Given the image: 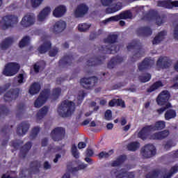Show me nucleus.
<instances>
[{
  "instance_id": "f257e3e1",
  "label": "nucleus",
  "mask_w": 178,
  "mask_h": 178,
  "mask_svg": "<svg viewBox=\"0 0 178 178\" xmlns=\"http://www.w3.org/2000/svg\"><path fill=\"white\" fill-rule=\"evenodd\" d=\"M76 104L73 102L69 100L63 101L58 108V113L62 118H69L74 113Z\"/></svg>"
},
{
  "instance_id": "f03ea898",
  "label": "nucleus",
  "mask_w": 178,
  "mask_h": 178,
  "mask_svg": "<svg viewBox=\"0 0 178 178\" xmlns=\"http://www.w3.org/2000/svg\"><path fill=\"white\" fill-rule=\"evenodd\" d=\"M165 126L166 124L165 121H158L156 122L155 125L145 126L140 132H138V137L142 140H145L149 132L156 131V130H162L165 129Z\"/></svg>"
},
{
  "instance_id": "7ed1b4c3",
  "label": "nucleus",
  "mask_w": 178,
  "mask_h": 178,
  "mask_svg": "<svg viewBox=\"0 0 178 178\" xmlns=\"http://www.w3.org/2000/svg\"><path fill=\"white\" fill-rule=\"evenodd\" d=\"M19 23V18L16 15H10L2 17L0 21V28L2 30H8L10 27H15Z\"/></svg>"
},
{
  "instance_id": "20e7f679",
  "label": "nucleus",
  "mask_w": 178,
  "mask_h": 178,
  "mask_svg": "<svg viewBox=\"0 0 178 178\" xmlns=\"http://www.w3.org/2000/svg\"><path fill=\"white\" fill-rule=\"evenodd\" d=\"M126 19H133V13L130 10H126L121 13L120 15H115L107 18L103 23L104 24H108V23H111V22H118V20Z\"/></svg>"
},
{
  "instance_id": "39448f33",
  "label": "nucleus",
  "mask_w": 178,
  "mask_h": 178,
  "mask_svg": "<svg viewBox=\"0 0 178 178\" xmlns=\"http://www.w3.org/2000/svg\"><path fill=\"white\" fill-rule=\"evenodd\" d=\"M20 70V65L17 63H8L6 65L3 71L4 76H12L17 74V72Z\"/></svg>"
},
{
  "instance_id": "423d86ee",
  "label": "nucleus",
  "mask_w": 178,
  "mask_h": 178,
  "mask_svg": "<svg viewBox=\"0 0 178 178\" xmlns=\"http://www.w3.org/2000/svg\"><path fill=\"white\" fill-rule=\"evenodd\" d=\"M48 98H49V90L46 89L40 93V96L35 101V108H41V106L47 102Z\"/></svg>"
},
{
  "instance_id": "0eeeda50",
  "label": "nucleus",
  "mask_w": 178,
  "mask_h": 178,
  "mask_svg": "<svg viewBox=\"0 0 178 178\" xmlns=\"http://www.w3.org/2000/svg\"><path fill=\"white\" fill-rule=\"evenodd\" d=\"M65 129L57 127L51 131L50 136L54 141H60L65 138Z\"/></svg>"
},
{
  "instance_id": "6e6552de",
  "label": "nucleus",
  "mask_w": 178,
  "mask_h": 178,
  "mask_svg": "<svg viewBox=\"0 0 178 178\" xmlns=\"http://www.w3.org/2000/svg\"><path fill=\"white\" fill-rule=\"evenodd\" d=\"M87 13H88V6L84 3L78 5L74 10V16L76 18L84 17Z\"/></svg>"
},
{
  "instance_id": "1a4fd4ad",
  "label": "nucleus",
  "mask_w": 178,
  "mask_h": 178,
  "mask_svg": "<svg viewBox=\"0 0 178 178\" xmlns=\"http://www.w3.org/2000/svg\"><path fill=\"white\" fill-rule=\"evenodd\" d=\"M112 177L116 178H134V172H127L126 170H121L118 171V170H113L111 172Z\"/></svg>"
},
{
  "instance_id": "9d476101",
  "label": "nucleus",
  "mask_w": 178,
  "mask_h": 178,
  "mask_svg": "<svg viewBox=\"0 0 178 178\" xmlns=\"http://www.w3.org/2000/svg\"><path fill=\"white\" fill-rule=\"evenodd\" d=\"M66 22L65 21H58L56 22L54 26L50 29V31L54 34H60L63 31H65L66 29Z\"/></svg>"
},
{
  "instance_id": "9b49d317",
  "label": "nucleus",
  "mask_w": 178,
  "mask_h": 178,
  "mask_svg": "<svg viewBox=\"0 0 178 178\" xmlns=\"http://www.w3.org/2000/svg\"><path fill=\"white\" fill-rule=\"evenodd\" d=\"M97 81H98V79L95 76H92L90 78H83L81 79V84L83 88L90 90V88H92V87L95 86Z\"/></svg>"
},
{
  "instance_id": "f8f14e48",
  "label": "nucleus",
  "mask_w": 178,
  "mask_h": 178,
  "mask_svg": "<svg viewBox=\"0 0 178 178\" xmlns=\"http://www.w3.org/2000/svg\"><path fill=\"white\" fill-rule=\"evenodd\" d=\"M141 155L144 158H151L155 155V146L153 145H146L142 148Z\"/></svg>"
},
{
  "instance_id": "ddd939ff",
  "label": "nucleus",
  "mask_w": 178,
  "mask_h": 178,
  "mask_svg": "<svg viewBox=\"0 0 178 178\" xmlns=\"http://www.w3.org/2000/svg\"><path fill=\"white\" fill-rule=\"evenodd\" d=\"M35 23V17L33 14H26L22 19L20 24L22 27H30Z\"/></svg>"
},
{
  "instance_id": "4468645a",
  "label": "nucleus",
  "mask_w": 178,
  "mask_h": 178,
  "mask_svg": "<svg viewBox=\"0 0 178 178\" xmlns=\"http://www.w3.org/2000/svg\"><path fill=\"white\" fill-rule=\"evenodd\" d=\"M170 98V94L168 90H164L161 92L156 99V102L158 105H165Z\"/></svg>"
},
{
  "instance_id": "2eb2a0df",
  "label": "nucleus",
  "mask_w": 178,
  "mask_h": 178,
  "mask_svg": "<svg viewBox=\"0 0 178 178\" xmlns=\"http://www.w3.org/2000/svg\"><path fill=\"white\" fill-rule=\"evenodd\" d=\"M172 66V60L168 57H161L157 60V67L159 69H167Z\"/></svg>"
},
{
  "instance_id": "dca6fc26",
  "label": "nucleus",
  "mask_w": 178,
  "mask_h": 178,
  "mask_svg": "<svg viewBox=\"0 0 178 178\" xmlns=\"http://www.w3.org/2000/svg\"><path fill=\"white\" fill-rule=\"evenodd\" d=\"M158 6L161 8H166L167 9H172V8L178 7V1H161L158 2Z\"/></svg>"
},
{
  "instance_id": "f3484780",
  "label": "nucleus",
  "mask_w": 178,
  "mask_h": 178,
  "mask_svg": "<svg viewBox=\"0 0 178 178\" xmlns=\"http://www.w3.org/2000/svg\"><path fill=\"white\" fill-rule=\"evenodd\" d=\"M30 129V124L28 122H22L17 129L18 136H24Z\"/></svg>"
},
{
  "instance_id": "a211bd4d",
  "label": "nucleus",
  "mask_w": 178,
  "mask_h": 178,
  "mask_svg": "<svg viewBox=\"0 0 178 178\" xmlns=\"http://www.w3.org/2000/svg\"><path fill=\"white\" fill-rule=\"evenodd\" d=\"M51 13V8L46 7L38 15V21L44 22L47 17Z\"/></svg>"
},
{
  "instance_id": "6ab92c4d",
  "label": "nucleus",
  "mask_w": 178,
  "mask_h": 178,
  "mask_svg": "<svg viewBox=\"0 0 178 178\" xmlns=\"http://www.w3.org/2000/svg\"><path fill=\"white\" fill-rule=\"evenodd\" d=\"M66 13V7L65 6H59L53 11V15L55 17H62Z\"/></svg>"
},
{
  "instance_id": "aec40b11",
  "label": "nucleus",
  "mask_w": 178,
  "mask_h": 178,
  "mask_svg": "<svg viewBox=\"0 0 178 178\" xmlns=\"http://www.w3.org/2000/svg\"><path fill=\"white\" fill-rule=\"evenodd\" d=\"M18 95L19 90L17 89L12 90L5 95L4 99L5 101H12L13 99H16Z\"/></svg>"
},
{
  "instance_id": "412c9836",
  "label": "nucleus",
  "mask_w": 178,
  "mask_h": 178,
  "mask_svg": "<svg viewBox=\"0 0 178 178\" xmlns=\"http://www.w3.org/2000/svg\"><path fill=\"white\" fill-rule=\"evenodd\" d=\"M154 65V61L152 60L145 58L140 64L138 65L139 70H144L145 69H149Z\"/></svg>"
},
{
  "instance_id": "4be33fe9",
  "label": "nucleus",
  "mask_w": 178,
  "mask_h": 178,
  "mask_svg": "<svg viewBox=\"0 0 178 178\" xmlns=\"http://www.w3.org/2000/svg\"><path fill=\"white\" fill-rule=\"evenodd\" d=\"M166 37V31H163L160 33L154 38L152 41L153 45H158L159 42L163 41Z\"/></svg>"
},
{
  "instance_id": "5701e85b",
  "label": "nucleus",
  "mask_w": 178,
  "mask_h": 178,
  "mask_svg": "<svg viewBox=\"0 0 178 178\" xmlns=\"http://www.w3.org/2000/svg\"><path fill=\"white\" fill-rule=\"evenodd\" d=\"M123 5L122 3L118 2L117 3L113 4L111 7L106 9V13H115V12H118V10H120L122 9Z\"/></svg>"
},
{
  "instance_id": "b1692460",
  "label": "nucleus",
  "mask_w": 178,
  "mask_h": 178,
  "mask_svg": "<svg viewBox=\"0 0 178 178\" xmlns=\"http://www.w3.org/2000/svg\"><path fill=\"white\" fill-rule=\"evenodd\" d=\"M41 90V86L38 83H34L31 85L29 89V94L31 95H35V94H38L40 90Z\"/></svg>"
},
{
  "instance_id": "393cba45",
  "label": "nucleus",
  "mask_w": 178,
  "mask_h": 178,
  "mask_svg": "<svg viewBox=\"0 0 178 178\" xmlns=\"http://www.w3.org/2000/svg\"><path fill=\"white\" fill-rule=\"evenodd\" d=\"M13 43V39L11 38H6L1 44V48L3 50L8 49Z\"/></svg>"
},
{
  "instance_id": "a878e982",
  "label": "nucleus",
  "mask_w": 178,
  "mask_h": 178,
  "mask_svg": "<svg viewBox=\"0 0 178 178\" xmlns=\"http://www.w3.org/2000/svg\"><path fill=\"white\" fill-rule=\"evenodd\" d=\"M164 116L165 120H170V119H175V118H176L177 116L176 111L173 109H169L165 112Z\"/></svg>"
},
{
  "instance_id": "bb28decb",
  "label": "nucleus",
  "mask_w": 178,
  "mask_h": 178,
  "mask_svg": "<svg viewBox=\"0 0 178 178\" xmlns=\"http://www.w3.org/2000/svg\"><path fill=\"white\" fill-rule=\"evenodd\" d=\"M47 113H48V107L44 106L37 113L38 120H41L44 116H47Z\"/></svg>"
},
{
  "instance_id": "cd10ccee",
  "label": "nucleus",
  "mask_w": 178,
  "mask_h": 178,
  "mask_svg": "<svg viewBox=\"0 0 178 178\" xmlns=\"http://www.w3.org/2000/svg\"><path fill=\"white\" fill-rule=\"evenodd\" d=\"M49 48H51V42L47 41L38 48V51L40 54H45Z\"/></svg>"
},
{
  "instance_id": "c85d7f7f",
  "label": "nucleus",
  "mask_w": 178,
  "mask_h": 178,
  "mask_svg": "<svg viewBox=\"0 0 178 178\" xmlns=\"http://www.w3.org/2000/svg\"><path fill=\"white\" fill-rule=\"evenodd\" d=\"M139 35H151L152 31L148 27L140 28L138 30Z\"/></svg>"
},
{
  "instance_id": "c756f323",
  "label": "nucleus",
  "mask_w": 178,
  "mask_h": 178,
  "mask_svg": "<svg viewBox=\"0 0 178 178\" xmlns=\"http://www.w3.org/2000/svg\"><path fill=\"white\" fill-rule=\"evenodd\" d=\"M161 87H163V83L161 81H157L147 89V92H152Z\"/></svg>"
},
{
  "instance_id": "7c9ffc66",
  "label": "nucleus",
  "mask_w": 178,
  "mask_h": 178,
  "mask_svg": "<svg viewBox=\"0 0 178 178\" xmlns=\"http://www.w3.org/2000/svg\"><path fill=\"white\" fill-rule=\"evenodd\" d=\"M129 151H137L140 148V143L132 142L127 145Z\"/></svg>"
},
{
  "instance_id": "2f4dec72",
  "label": "nucleus",
  "mask_w": 178,
  "mask_h": 178,
  "mask_svg": "<svg viewBox=\"0 0 178 178\" xmlns=\"http://www.w3.org/2000/svg\"><path fill=\"white\" fill-rule=\"evenodd\" d=\"M30 44V37L25 36L23 39L19 42L20 48H24L26 45H29Z\"/></svg>"
},
{
  "instance_id": "473e14b6",
  "label": "nucleus",
  "mask_w": 178,
  "mask_h": 178,
  "mask_svg": "<svg viewBox=\"0 0 178 178\" xmlns=\"http://www.w3.org/2000/svg\"><path fill=\"white\" fill-rule=\"evenodd\" d=\"M116 40H118V35L113 34L110 35L104 41L108 44H113V42H116Z\"/></svg>"
},
{
  "instance_id": "72a5a7b5",
  "label": "nucleus",
  "mask_w": 178,
  "mask_h": 178,
  "mask_svg": "<svg viewBox=\"0 0 178 178\" xmlns=\"http://www.w3.org/2000/svg\"><path fill=\"white\" fill-rule=\"evenodd\" d=\"M90 27H91L90 24H81L78 26V30L81 32H84V31H87V30H88V29H90Z\"/></svg>"
},
{
  "instance_id": "f704fd0d",
  "label": "nucleus",
  "mask_w": 178,
  "mask_h": 178,
  "mask_svg": "<svg viewBox=\"0 0 178 178\" xmlns=\"http://www.w3.org/2000/svg\"><path fill=\"white\" fill-rule=\"evenodd\" d=\"M30 148H31V143L29 142L21 149L20 156H23V158H24V155L22 154V153L26 154V152H27Z\"/></svg>"
},
{
  "instance_id": "c9c22d12",
  "label": "nucleus",
  "mask_w": 178,
  "mask_h": 178,
  "mask_svg": "<svg viewBox=\"0 0 178 178\" xmlns=\"http://www.w3.org/2000/svg\"><path fill=\"white\" fill-rule=\"evenodd\" d=\"M88 166V165L86 163H81L78 167L72 168L70 169V172H77L78 170H83V169H86Z\"/></svg>"
},
{
  "instance_id": "e433bc0d",
  "label": "nucleus",
  "mask_w": 178,
  "mask_h": 178,
  "mask_svg": "<svg viewBox=\"0 0 178 178\" xmlns=\"http://www.w3.org/2000/svg\"><path fill=\"white\" fill-rule=\"evenodd\" d=\"M177 170H178V168L177 165L172 167L171 168L170 172L164 175L163 178H171L172 175H175V173H177Z\"/></svg>"
},
{
  "instance_id": "4c0bfd02",
  "label": "nucleus",
  "mask_w": 178,
  "mask_h": 178,
  "mask_svg": "<svg viewBox=\"0 0 178 178\" xmlns=\"http://www.w3.org/2000/svg\"><path fill=\"white\" fill-rule=\"evenodd\" d=\"M139 80L141 83H147V81H149L151 80V74H145L143 76H139Z\"/></svg>"
},
{
  "instance_id": "58836bf2",
  "label": "nucleus",
  "mask_w": 178,
  "mask_h": 178,
  "mask_svg": "<svg viewBox=\"0 0 178 178\" xmlns=\"http://www.w3.org/2000/svg\"><path fill=\"white\" fill-rule=\"evenodd\" d=\"M88 66H97V65H101V60L98 58H92L88 61Z\"/></svg>"
},
{
  "instance_id": "ea45409f",
  "label": "nucleus",
  "mask_w": 178,
  "mask_h": 178,
  "mask_svg": "<svg viewBox=\"0 0 178 178\" xmlns=\"http://www.w3.org/2000/svg\"><path fill=\"white\" fill-rule=\"evenodd\" d=\"M113 154V150H110L108 152H102L99 154V158H109L111 155Z\"/></svg>"
},
{
  "instance_id": "a19ab883",
  "label": "nucleus",
  "mask_w": 178,
  "mask_h": 178,
  "mask_svg": "<svg viewBox=\"0 0 178 178\" xmlns=\"http://www.w3.org/2000/svg\"><path fill=\"white\" fill-rule=\"evenodd\" d=\"M125 157L123 156H120L116 161H113L112 166H119L121 163L124 162Z\"/></svg>"
},
{
  "instance_id": "79ce46f5",
  "label": "nucleus",
  "mask_w": 178,
  "mask_h": 178,
  "mask_svg": "<svg viewBox=\"0 0 178 178\" xmlns=\"http://www.w3.org/2000/svg\"><path fill=\"white\" fill-rule=\"evenodd\" d=\"M60 92H62V90H60V88H57L54 89L53 90V94H52L51 98L53 99H56V98H58V97H59V95H60Z\"/></svg>"
},
{
  "instance_id": "37998d69",
  "label": "nucleus",
  "mask_w": 178,
  "mask_h": 178,
  "mask_svg": "<svg viewBox=\"0 0 178 178\" xmlns=\"http://www.w3.org/2000/svg\"><path fill=\"white\" fill-rule=\"evenodd\" d=\"M72 154L74 158L77 159L80 156V153L79 152V150H77L76 145H73L72 147Z\"/></svg>"
},
{
  "instance_id": "c03bdc74",
  "label": "nucleus",
  "mask_w": 178,
  "mask_h": 178,
  "mask_svg": "<svg viewBox=\"0 0 178 178\" xmlns=\"http://www.w3.org/2000/svg\"><path fill=\"white\" fill-rule=\"evenodd\" d=\"M143 54L144 52H143V50L136 51V53L134 54L132 61L134 62L135 60H137L138 58L143 56Z\"/></svg>"
},
{
  "instance_id": "a18cd8bd",
  "label": "nucleus",
  "mask_w": 178,
  "mask_h": 178,
  "mask_svg": "<svg viewBox=\"0 0 178 178\" xmlns=\"http://www.w3.org/2000/svg\"><path fill=\"white\" fill-rule=\"evenodd\" d=\"M44 0H31V3L33 8H38L42 3Z\"/></svg>"
},
{
  "instance_id": "49530a36",
  "label": "nucleus",
  "mask_w": 178,
  "mask_h": 178,
  "mask_svg": "<svg viewBox=\"0 0 178 178\" xmlns=\"http://www.w3.org/2000/svg\"><path fill=\"white\" fill-rule=\"evenodd\" d=\"M152 140H162V135L161 131L158 133H155L151 136L150 138Z\"/></svg>"
},
{
  "instance_id": "de8ad7c7",
  "label": "nucleus",
  "mask_w": 178,
  "mask_h": 178,
  "mask_svg": "<svg viewBox=\"0 0 178 178\" xmlns=\"http://www.w3.org/2000/svg\"><path fill=\"white\" fill-rule=\"evenodd\" d=\"M172 107V104H170V103H168L166 105H165V107H163L160 109H158L157 110V112L159 115H161V113H163L164 111H166V109L169 108H171Z\"/></svg>"
},
{
  "instance_id": "09e8293b",
  "label": "nucleus",
  "mask_w": 178,
  "mask_h": 178,
  "mask_svg": "<svg viewBox=\"0 0 178 178\" xmlns=\"http://www.w3.org/2000/svg\"><path fill=\"white\" fill-rule=\"evenodd\" d=\"M120 61H119V60H118L116 61V60L115 58H113L108 64V69H113L115 65H116V63H119Z\"/></svg>"
},
{
  "instance_id": "8fccbe9b",
  "label": "nucleus",
  "mask_w": 178,
  "mask_h": 178,
  "mask_svg": "<svg viewBox=\"0 0 178 178\" xmlns=\"http://www.w3.org/2000/svg\"><path fill=\"white\" fill-rule=\"evenodd\" d=\"M9 113V109L5 106H0V115H8Z\"/></svg>"
},
{
  "instance_id": "3c124183",
  "label": "nucleus",
  "mask_w": 178,
  "mask_h": 178,
  "mask_svg": "<svg viewBox=\"0 0 178 178\" xmlns=\"http://www.w3.org/2000/svg\"><path fill=\"white\" fill-rule=\"evenodd\" d=\"M38 133H40V127H36L33 128L31 131V137L34 138V137H35V136H37V134H38Z\"/></svg>"
},
{
  "instance_id": "603ef678",
  "label": "nucleus",
  "mask_w": 178,
  "mask_h": 178,
  "mask_svg": "<svg viewBox=\"0 0 178 178\" xmlns=\"http://www.w3.org/2000/svg\"><path fill=\"white\" fill-rule=\"evenodd\" d=\"M104 117L106 120H112V111L111 110H107Z\"/></svg>"
},
{
  "instance_id": "864d4df0",
  "label": "nucleus",
  "mask_w": 178,
  "mask_h": 178,
  "mask_svg": "<svg viewBox=\"0 0 178 178\" xmlns=\"http://www.w3.org/2000/svg\"><path fill=\"white\" fill-rule=\"evenodd\" d=\"M103 6H111L113 2V0H101Z\"/></svg>"
},
{
  "instance_id": "5fc2aeb1",
  "label": "nucleus",
  "mask_w": 178,
  "mask_h": 178,
  "mask_svg": "<svg viewBox=\"0 0 178 178\" xmlns=\"http://www.w3.org/2000/svg\"><path fill=\"white\" fill-rule=\"evenodd\" d=\"M58 54V48L55 47L51 49L49 51V56H56V54Z\"/></svg>"
},
{
  "instance_id": "6e6d98bb",
  "label": "nucleus",
  "mask_w": 178,
  "mask_h": 178,
  "mask_svg": "<svg viewBox=\"0 0 178 178\" xmlns=\"http://www.w3.org/2000/svg\"><path fill=\"white\" fill-rule=\"evenodd\" d=\"M40 67H41V63H36L33 65V70L35 73H38L40 72Z\"/></svg>"
},
{
  "instance_id": "4d7b16f0",
  "label": "nucleus",
  "mask_w": 178,
  "mask_h": 178,
  "mask_svg": "<svg viewBox=\"0 0 178 178\" xmlns=\"http://www.w3.org/2000/svg\"><path fill=\"white\" fill-rule=\"evenodd\" d=\"M43 168L44 170H48L49 169H51V163H49V162L48 161H44L43 164Z\"/></svg>"
},
{
  "instance_id": "13d9d810",
  "label": "nucleus",
  "mask_w": 178,
  "mask_h": 178,
  "mask_svg": "<svg viewBox=\"0 0 178 178\" xmlns=\"http://www.w3.org/2000/svg\"><path fill=\"white\" fill-rule=\"evenodd\" d=\"M117 105L121 106L122 108H125L124 102L120 99H117Z\"/></svg>"
},
{
  "instance_id": "bf43d9fd",
  "label": "nucleus",
  "mask_w": 178,
  "mask_h": 178,
  "mask_svg": "<svg viewBox=\"0 0 178 178\" xmlns=\"http://www.w3.org/2000/svg\"><path fill=\"white\" fill-rule=\"evenodd\" d=\"M161 140H163V138H166V137L169 136V131L168 130H164L163 131H161Z\"/></svg>"
},
{
  "instance_id": "052dcab7",
  "label": "nucleus",
  "mask_w": 178,
  "mask_h": 178,
  "mask_svg": "<svg viewBox=\"0 0 178 178\" xmlns=\"http://www.w3.org/2000/svg\"><path fill=\"white\" fill-rule=\"evenodd\" d=\"M84 97H86V94L84 93V92H80L77 97V99L81 102L83 101V99H84Z\"/></svg>"
},
{
  "instance_id": "680f3d73",
  "label": "nucleus",
  "mask_w": 178,
  "mask_h": 178,
  "mask_svg": "<svg viewBox=\"0 0 178 178\" xmlns=\"http://www.w3.org/2000/svg\"><path fill=\"white\" fill-rule=\"evenodd\" d=\"M173 37L175 40H178V24L175 28Z\"/></svg>"
},
{
  "instance_id": "e2e57ef3",
  "label": "nucleus",
  "mask_w": 178,
  "mask_h": 178,
  "mask_svg": "<svg viewBox=\"0 0 178 178\" xmlns=\"http://www.w3.org/2000/svg\"><path fill=\"white\" fill-rule=\"evenodd\" d=\"M117 104H118V99H113L109 102L110 106H116Z\"/></svg>"
},
{
  "instance_id": "0e129e2a",
  "label": "nucleus",
  "mask_w": 178,
  "mask_h": 178,
  "mask_svg": "<svg viewBox=\"0 0 178 178\" xmlns=\"http://www.w3.org/2000/svg\"><path fill=\"white\" fill-rule=\"evenodd\" d=\"M86 147H87V144H86V143H84V142H80L78 144L79 149H83V148H86Z\"/></svg>"
},
{
  "instance_id": "69168bd1",
  "label": "nucleus",
  "mask_w": 178,
  "mask_h": 178,
  "mask_svg": "<svg viewBox=\"0 0 178 178\" xmlns=\"http://www.w3.org/2000/svg\"><path fill=\"white\" fill-rule=\"evenodd\" d=\"M118 52V47L115 45L111 46L110 49V54H116Z\"/></svg>"
},
{
  "instance_id": "338daca9",
  "label": "nucleus",
  "mask_w": 178,
  "mask_h": 178,
  "mask_svg": "<svg viewBox=\"0 0 178 178\" xmlns=\"http://www.w3.org/2000/svg\"><path fill=\"white\" fill-rule=\"evenodd\" d=\"M23 74H20L18 77L17 78V81L19 83L22 84V83H23Z\"/></svg>"
},
{
  "instance_id": "774afa93",
  "label": "nucleus",
  "mask_w": 178,
  "mask_h": 178,
  "mask_svg": "<svg viewBox=\"0 0 178 178\" xmlns=\"http://www.w3.org/2000/svg\"><path fill=\"white\" fill-rule=\"evenodd\" d=\"M2 178H17L13 176V174H5L2 176Z\"/></svg>"
}]
</instances>
